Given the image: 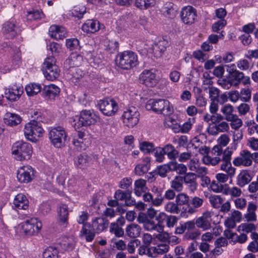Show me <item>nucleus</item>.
Masks as SVG:
<instances>
[{"mask_svg": "<svg viewBox=\"0 0 258 258\" xmlns=\"http://www.w3.org/2000/svg\"><path fill=\"white\" fill-rule=\"evenodd\" d=\"M33 152L32 147L29 143L23 141L15 143L12 147V153L18 161L29 160Z\"/></svg>", "mask_w": 258, "mask_h": 258, "instance_id": "nucleus-1", "label": "nucleus"}, {"mask_svg": "<svg viewBox=\"0 0 258 258\" xmlns=\"http://www.w3.org/2000/svg\"><path fill=\"white\" fill-rule=\"evenodd\" d=\"M146 108L164 115H169L173 111L169 102L165 99H150L146 104Z\"/></svg>", "mask_w": 258, "mask_h": 258, "instance_id": "nucleus-2", "label": "nucleus"}, {"mask_svg": "<svg viewBox=\"0 0 258 258\" xmlns=\"http://www.w3.org/2000/svg\"><path fill=\"white\" fill-rule=\"evenodd\" d=\"M116 63L121 69L129 70L138 65V56L133 51H124L118 54Z\"/></svg>", "mask_w": 258, "mask_h": 258, "instance_id": "nucleus-3", "label": "nucleus"}, {"mask_svg": "<svg viewBox=\"0 0 258 258\" xmlns=\"http://www.w3.org/2000/svg\"><path fill=\"white\" fill-rule=\"evenodd\" d=\"M100 118L96 113L91 110H82L79 117H76L74 120L73 125L75 130L79 128L82 126H88L95 124Z\"/></svg>", "mask_w": 258, "mask_h": 258, "instance_id": "nucleus-4", "label": "nucleus"}, {"mask_svg": "<svg viewBox=\"0 0 258 258\" xmlns=\"http://www.w3.org/2000/svg\"><path fill=\"white\" fill-rule=\"evenodd\" d=\"M40 121V120H32L26 124L24 133L25 138L28 140L35 142L37 141V138L42 136L44 131Z\"/></svg>", "mask_w": 258, "mask_h": 258, "instance_id": "nucleus-5", "label": "nucleus"}, {"mask_svg": "<svg viewBox=\"0 0 258 258\" xmlns=\"http://www.w3.org/2000/svg\"><path fill=\"white\" fill-rule=\"evenodd\" d=\"M53 56L46 57L43 63V74L46 79L53 81L59 75V69Z\"/></svg>", "mask_w": 258, "mask_h": 258, "instance_id": "nucleus-6", "label": "nucleus"}, {"mask_svg": "<svg viewBox=\"0 0 258 258\" xmlns=\"http://www.w3.org/2000/svg\"><path fill=\"white\" fill-rule=\"evenodd\" d=\"M140 113L138 109L134 106L126 108L121 115V119L124 126L133 128L139 122Z\"/></svg>", "mask_w": 258, "mask_h": 258, "instance_id": "nucleus-7", "label": "nucleus"}, {"mask_svg": "<svg viewBox=\"0 0 258 258\" xmlns=\"http://www.w3.org/2000/svg\"><path fill=\"white\" fill-rule=\"evenodd\" d=\"M51 144L56 148H60L67 140V134L63 127L57 126L52 128L49 133Z\"/></svg>", "mask_w": 258, "mask_h": 258, "instance_id": "nucleus-8", "label": "nucleus"}, {"mask_svg": "<svg viewBox=\"0 0 258 258\" xmlns=\"http://www.w3.org/2000/svg\"><path fill=\"white\" fill-rule=\"evenodd\" d=\"M140 82L148 87H153L158 82V79L155 69L145 70L140 75Z\"/></svg>", "mask_w": 258, "mask_h": 258, "instance_id": "nucleus-9", "label": "nucleus"}, {"mask_svg": "<svg viewBox=\"0 0 258 258\" xmlns=\"http://www.w3.org/2000/svg\"><path fill=\"white\" fill-rule=\"evenodd\" d=\"M101 112L106 116H112L118 110V105L113 99L106 98L100 100L98 103Z\"/></svg>", "mask_w": 258, "mask_h": 258, "instance_id": "nucleus-10", "label": "nucleus"}, {"mask_svg": "<svg viewBox=\"0 0 258 258\" xmlns=\"http://www.w3.org/2000/svg\"><path fill=\"white\" fill-rule=\"evenodd\" d=\"M232 151L226 149L224 151L221 161L220 168L224 171L230 178L234 176L236 168L232 167L231 163Z\"/></svg>", "mask_w": 258, "mask_h": 258, "instance_id": "nucleus-11", "label": "nucleus"}, {"mask_svg": "<svg viewBox=\"0 0 258 258\" xmlns=\"http://www.w3.org/2000/svg\"><path fill=\"white\" fill-rule=\"evenodd\" d=\"M41 227V222L36 218H31L25 221L22 226L24 232L29 236L37 234Z\"/></svg>", "mask_w": 258, "mask_h": 258, "instance_id": "nucleus-12", "label": "nucleus"}, {"mask_svg": "<svg viewBox=\"0 0 258 258\" xmlns=\"http://www.w3.org/2000/svg\"><path fill=\"white\" fill-rule=\"evenodd\" d=\"M196 175L194 173H188L184 176H178V191L182 188V183L186 184L189 190L194 192L197 189L198 183L196 181Z\"/></svg>", "mask_w": 258, "mask_h": 258, "instance_id": "nucleus-13", "label": "nucleus"}, {"mask_svg": "<svg viewBox=\"0 0 258 258\" xmlns=\"http://www.w3.org/2000/svg\"><path fill=\"white\" fill-rule=\"evenodd\" d=\"M33 177L34 170L30 166L20 167L17 171V178L21 183H29L32 180Z\"/></svg>", "mask_w": 258, "mask_h": 258, "instance_id": "nucleus-14", "label": "nucleus"}, {"mask_svg": "<svg viewBox=\"0 0 258 258\" xmlns=\"http://www.w3.org/2000/svg\"><path fill=\"white\" fill-rule=\"evenodd\" d=\"M18 27L14 19H11L3 25L2 31L4 36L7 39L14 38L18 33Z\"/></svg>", "mask_w": 258, "mask_h": 258, "instance_id": "nucleus-15", "label": "nucleus"}, {"mask_svg": "<svg viewBox=\"0 0 258 258\" xmlns=\"http://www.w3.org/2000/svg\"><path fill=\"white\" fill-rule=\"evenodd\" d=\"M189 197L186 194H178V205H185L181 210L180 217L186 218L189 214H192L196 212L195 208L189 205Z\"/></svg>", "mask_w": 258, "mask_h": 258, "instance_id": "nucleus-16", "label": "nucleus"}, {"mask_svg": "<svg viewBox=\"0 0 258 258\" xmlns=\"http://www.w3.org/2000/svg\"><path fill=\"white\" fill-rule=\"evenodd\" d=\"M182 21L185 24H192L197 18L196 10L191 6L184 7L180 12Z\"/></svg>", "mask_w": 258, "mask_h": 258, "instance_id": "nucleus-17", "label": "nucleus"}, {"mask_svg": "<svg viewBox=\"0 0 258 258\" xmlns=\"http://www.w3.org/2000/svg\"><path fill=\"white\" fill-rule=\"evenodd\" d=\"M57 222L62 228H66L69 225V211L68 206L60 204L57 209Z\"/></svg>", "mask_w": 258, "mask_h": 258, "instance_id": "nucleus-18", "label": "nucleus"}, {"mask_svg": "<svg viewBox=\"0 0 258 258\" xmlns=\"http://www.w3.org/2000/svg\"><path fill=\"white\" fill-rule=\"evenodd\" d=\"M252 158L251 157V153L248 150H242L240 153V156L236 157L233 161V164L236 166L241 165L249 166L252 164Z\"/></svg>", "mask_w": 258, "mask_h": 258, "instance_id": "nucleus-19", "label": "nucleus"}, {"mask_svg": "<svg viewBox=\"0 0 258 258\" xmlns=\"http://www.w3.org/2000/svg\"><path fill=\"white\" fill-rule=\"evenodd\" d=\"M72 143L77 150H85L89 145L88 136L84 132L79 131L78 138H74Z\"/></svg>", "mask_w": 258, "mask_h": 258, "instance_id": "nucleus-20", "label": "nucleus"}, {"mask_svg": "<svg viewBox=\"0 0 258 258\" xmlns=\"http://www.w3.org/2000/svg\"><path fill=\"white\" fill-rule=\"evenodd\" d=\"M232 67H235V65L233 64L227 69L229 74V79L233 86H237L241 82V80L243 78V73Z\"/></svg>", "mask_w": 258, "mask_h": 258, "instance_id": "nucleus-21", "label": "nucleus"}, {"mask_svg": "<svg viewBox=\"0 0 258 258\" xmlns=\"http://www.w3.org/2000/svg\"><path fill=\"white\" fill-rule=\"evenodd\" d=\"M168 42L164 39H160L156 41L152 45V53L154 56L160 57L166 49Z\"/></svg>", "mask_w": 258, "mask_h": 258, "instance_id": "nucleus-22", "label": "nucleus"}, {"mask_svg": "<svg viewBox=\"0 0 258 258\" xmlns=\"http://www.w3.org/2000/svg\"><path fill=\"white\" fill-rule=\"evenodd\" d=\"M169 245L166 243L159 244L149 248L147 251V254L150 257L156 258L159 255L166 253L169 250Z\"/></svg>", "mask_w": 258, "mask_h": 258, "instance_id": "nucleus-23", "label": "nucleus"}, {"mask_svg": "<svg viewBox=\"0 0 258 258\" xmlns=\"http://www.w3.org/2000/svg\"><path fill=\"white\" fill-rule=\"evenodd\" d=\"M23 93V88L21 85H13L11 87L8 92L5 93L6 97L9 100H17Z\"/></svg>", "mask_w": 258, "mask_h": 258, "instance_id": "nucleus-24", "label": "nucleus"}, {"mask_svg": "<svg viewBox=\"0 0 258 258\" xmlns=\"http://www.w3.org/2000/svg\"><path fill=\"white\" fill-rule=\"evenodd\" d=\"M83 62V56L77 53H72L64 62L65 67L71 68L79 67Z\"/></svg>", "mask_w": 258, "mask_h": 258, "instance_id": "nucleus-25", "label": "nucleus"}, {"mask_svg": "<svg viewBox=\"0 0 258 258\" xmlns=\"http://www.w3.org/2000/svg\"><path fill=\"white\" fill-rule=\"evenodd\" d=\"M49 34L51 37L56 40L63 39L67 36L66 29L57 25H52L50 27Z\"/></svg>", "mask_w": 258, "mask_h": 258, "instance_id": "nucleus-26", "label": "nucleus"}, {"mask_svg": "<svg viewBox=\"0 0 258 258\" xmlns=\"http://www.w3.org/2000/svg\"><path fill=\"white\" fill-rule=\"evenodd\" d=\"M150 159L148 157L144 158L142 163L137 164L134 169L135 173L138 176H141L147 173L150 168Z\"/></svg>", "mask_w": 258, "mask_h": 258, "instance_id": "nucleus-27", "label": "nucleus"}, {"mask_svg": "<svg viewBox=\"0 0 258 258\" xmlns=\"http://www.w3.org/2000/svg\"><path fill=\"white\" fill-rule=\"evenodd\" d=\"M252 176L249 171L246 170H242L236 177V184L239 187H242L250 182Z\"/></svg>", "mask_w": 258, "mask_h": 258, "instance_id": "nucleus-28", "label": "nucleus"}, {"mask_svg": "<svg viewBox=\"0 0 258 258\" xmlns=\"http://www.w3.org/2000/svg\"><path fill=\"white\" fill-rule=\"evenodd\" d=\"M210 218L211 213L205 212L202 217L196 220V225L197 227L203 228V230H207L211 227Z\"/></svg>", "mask_w": 258, "mask_h": 258, "instance_id": "nucleus-29", "label": "nucleus"}, {"mask_svg": "<svg viewBox=\"0 0 258 258\" xmlns=\"http://www.w3.org/2000/svg\"><path fill=\"white\" fill-rule=\"evenodd\" d=\"M108 220L104 217L96 218L92 222V226L97 233H100L108 226Z\"/></svg>", "mask_w": 258, "mask_h": 258, "instance_id": "nucleus-30", "label": "nucleus"}, {"mask_svg": "<svg viewBox=\"0 0 258 258\" xmlns=\"http://www.w3.org/2000/svg\"><path fill=\"white\" fill-rule=\"evenodd\" d=\"M13 204L19 209L26 210L29 207L28 200L23 194H19L15 197Z\"/></svg>", "mask_w": 258, "mask_h": 258, "instance_id": "nucleus-31", "label": "nucleus"}, {"mask_svg": "<svg viewBox=\"0 0 258 258\" xmlns=\"http://www.w3.org/2000/svg\"><path fill=\"white\" fill-rule=\"evenodd\" d=\"M100 23L97 20H88L82 26V30L86 33H94L99 30Z\"/></svg>", "mask_w": 258, "mask_h": 258, "instance_id": "nucleus-32", "label": "nucleus"}, {"mask_svg": "<svg viewBox=\"0 0 258 258\" xmlns=\"http://www.w3.org/2000/svg\"><path fill=\"white\" fill-rule=\"evenodd\" d=\"M43 92L46 97L52 99L58 95L60 89L56 85L51 84L44 86Z\"/></svg>", "mask_w": 258, "mask_h": 258, "instance_id": "nucleus-33", "label": "nucleus"}, {"mask_svg": "<svg viewBox=\"0 0 258 258\" xmlns=\"http://www.w3.org/2000/svg\"><path fill=\"white\" fill-rule=\"evenodd\" d=\"M76 166L82 169H84L91 163V158L85 154L79 155L75 161Z\"/></svg>", "mask_w": 258, "mask_h": 258, "instance_id": "nucleus-34", "label": "nucleus"}, {"mask_svg": "<svg viewBox=\"0 0 258 258\" xmlns=\"http://www.w3.org/2000/svg\"><path fill=\"white\" fill-rule=\"evenodd\" d=\"M146 181L143 179L136 180L134 183V192L138 197H141L146 191Z\"/></svg>", "mask_w": 258, "mask_h": 258, "instance_id": "nucleus-35", "label": "nucleus"}, {"mask_svg": "<svg viewBox=\"0 0 258 258\" xmlns=\"http://www.w3.org/2000/svg\"><path fill=\"white\" fill-rule=\"evenodd\" d=\"M141 232V227L137 224L132 223L126 226L125 232L131 238H136L139 236Z\"/></svg>", "mask_w": 258, "mask_h": 258, "instance_id": "nucleus-36", "label": "nucleus"}, {"mask_svg": "<svg viewBox=\"0 0 258 258\" xmlns=\"http://www.w3.org/2000/svg\"><path fill=\"white\" fill-rule=\"evenodd\" d=\"M80 236L85 238L87 242L92 241L95 237V233L90 230V224H85L80 231Z\"/></svg>", "mask_w": 258, "mask_h": 258, "instance_id": "nucleus-37", "label": "nucleus"}, {"mask_svg": "<svg viewBox=\"0 0 258 258\" xmlns=\"http://www.w3.org/2000/svg\"><path fill=\"white\" fill-rule=\"evenodd\" d=\"M5 122L6 124L10 126H14L20 123L21 121V118L20 115L10 112L6 114V117L5 118Z\"/></svg>", "mask_w": 258, "mask_h": 258, "instance_id": "nucleus-38", "label": "nucleus"}, {"mask_svg": "<svg viewBox=\"0 0 258 258\" xmlns=\"http://www.w3.org/2000/svg\"><path fill=\"white\" fill-rule=\"evenodd\" d=\"M25 90L28 96H34L41 91V86L39 84L30 83L26 86Z\"/></svg>", "mask_w": 258, "mask_h": 258, "instance_id": "nucleus-39", "label": "nucleus"}, {"mask_svg": "<svg viewBox=\"0 0 258 258\" xmlns=\"http://www.w3.org/2000/svg\"><path fill=\"white\" fill-rule=\"evenodd\" d=\"M164 124L166 127L171 128L174 133L177 132V116L176 115L167 117L165 119Z\"/></svg>", "mask_w": 258, "mask_h": 258, "instance_id": "nucleus-40", "label": "nucleus"}, {"mask_svg": "<svg viewBox=\"0 0 258 258\" xmlns=\"http://www.w3.org/2000/svg\"><path fill=\"white\" fill-rule=\"evenodd\" d=\"M61 248L66 250H72L75 247V242L72 237H64L60 242Z\"/></svg>", "mask_w": 258, "mask_h": 258, "instance_id": "nucleus-41", "label": "nucleus"}, {"mask_svg": "<svg viewBox=\"0 0 258 258\" xmlns=\"http://www.w3.org/2000/svg\"><path fill=\"white\" fill-rule=\"evenodd\" d=\"M229 125L225 121H222L218 124H216L211 127L212 134H217L219 132H225L229 130Z\"/></svg>", "mask_w": 258, "mask_h": 258, "instance_id": "nucleus-42", "label": "nucleus"}, {"mask_svg": "<svg viewBox=\"0 0 258 258\" xmlns=\"http://www.w3.org/2000/svg\"><path fill=\"white\" fill-rule=\"evenodd\" d=\"M155 0H136V6L142 10H145L155 5Z\"/></svg>", "mask_w": 258, "mask_h": 258, "instance_id": "nucleus-43", "label": "nucleus"}, {"mask_svg": "<svg viewBox=\"0 0 258 258\" xmlns=\"http://www.w3.org/2000/svg\"><path fill=\"white\" fill-rule=\"evenodd\" d=\"M144 228L148 231H152L156 230L158 232L163 231V227L159 224H156L155 222L151 220H149L143 225Z\"/></svg>", "mask_w": 258, "mask_h": 258, "instance_id": "nucleus-44", "label": "nucleus"}, {"mask_svg": "<svg viewBox=\"0 0 258 258\" xmlns=\"http://www.w3.org/2000/svg\"><path fill=\"white\" fill-rule=\"evenodd\" d=\"M58 251L53 246H49L44 251L43 258H58Z\"/></svg>", "mask_w": 258, "mask_h": 258, "instance_id": "nucleus-45", "label": "nucleus"}, {"mask_svg": "<svg viewBox=\"0 0 258 258\" xmlns=\"http://www.w3.org/2000/svg\"><path fill=\"white\" fill-rule=\"evenodd\" d=\"M109 232L115 235L117 237H121L124 235V230L121 227L115 223H111L109 226Z\"/></svg>", "mask_w": 258, "mask_h": 258, "instance_id": "nucleus-46", "label": "nucleus"}, {"mask_svg": "<svg viewBox=\"0 0 258 258\" xmlns=\"http://www.w3.org/2000/svg\"><path fill=\"white\" fill-rule=\"evenodd\" d=\"M13 54L11 62L14 67L19 66L21 62V52L18 48H15L12 50Z\"/></svg>", "mask_w": 258, "mask_h": 258, "instance_id": "nucleus-47", "label": "nucleus"}, {"mask_svg": "<svg viewBox=\"0 0 258 258\" xmlns=\"http://www.w3.org/2000/svg\"><path fill=\"white\" fill-rule=\"evenodd\" d=\"M43 16L44 14L42 11L34 10L27 13L26 18L29 21L37 20L42 19Z\"/></svg>", "mask_w": 258, "mask_h": 258, "instance_id": "nucleus-48", "label": "nucleus"}, {"mask_svg": "<svg viewBox=\"0 0 258 258\" xmlns=\"http://www.w3.org/2000/svg\"><path fill=\"white\" fill-rule=\"evenodd\" d=\"M163 149L165 152V154L167 155L170 159L175 160L176 155L177 153L174 146L171 144H167Z\"/></svg>", "mask_w": 258, "mask_h": 258, "instance_id": "nucleus-49", "label": "nucleus"}, {"mask_svg": "<svg viewBox=\"0 0 258 258\" xmlns=\"http://www.w3.org/2000/svg\"><path fill=\"white\" fill-rule=\"evenodd\" d=\"M233 107L230 104L224 105L221 109V112L225 115V119L227 120H229V117L231 118V117L236 115V114H233Z\"/></svg>", "mask_w": 258, "mask_h": 258, "instance_id": "nucleus-50", "label": "nucleus"}, {"mask_svg": "<svg viewBox=\"0 0 258 258\" xmlns=\"http://www.w3.org/2000/svg\"><path fill=\"white\" fill-rule=\"evenodd\" d=\"M222 159L218 156L211 157L209 155H205L202 158V160L204 164L207 165H212L215 166L218 164Z\"/></svg>", "mask_w": 258, "mask_h": 258, "instance_id": "nucleus-51", "label": "nucleus"}, {"mask_svg": "<svg viewBox=\"0 0 258 258\" xmlns=\"http://www.w3.org/2000/svg\"><path fill=\"white\" fill-rule=\"evenodd\" d=\"M66 46L70 50H74L80 48L79 41L77 38H70L66 39Z\"/></svg>", "mask_w": 258, "mask_h": 258, "instance_id": "nucleus-52", "label": "nucleus"}, {"mask_svg": "<svg viewBox=\"0 0 258 258\" xmlns=\"http://www.w3.org/2000/svg\"><path fill=\"white\" fill-rule=\"evenodd\" d=\"M131 191L126 190L123 191L121 190H117L114 194V198L118 201H125L128 197H130L131 195Z\"/></svg>", "mask_w": 258, "mask_h": 258, "instance_id": "nucleus-53", "label": "nucleus"}, {"mask_svg": "<svg viewBox=\"0 0 258 258\" xmlns=\"http://www.w3.org/2000/svg\"><path fill=\"white\" fill-rule=\"evenodd\" d=\"M140 149L145 153H149L154 151L155 147L152 143L143 142L140 144Z\"/></svg>", "mask_w": 258, "mask_h": 258, "instance_id": "nucleus-54", "label": "nucleus"}, {"mask_svg": "<svg viewBox=\"0 0 258 258\" xmlns=\"http://www.w3.org/2000/svg\"><path fill=\"white\" fill-rule=\"evenodd\" d=\"M229 121H231V127L234 130H238L240 128L242 124V120L239 118L237 115L231 117V118L229 117Z\"/></svg>", "mask_w": 258, "mask_h": 258, "instance_id": "nucleus-55", "label": "nucleus"}, {"mask_svg": "<svg viewBox=\"0 0 258 258\" xmlns=\"http://www.w3.org/2000/svg\"><path fill=\"white\" fill-rule=\"evenodd\" d=\"M210 202L215 208H219L223 202L222 198L219 196H213L210 197Z\"/></svg>", "mask_w": 258, "mask_h": 258, "instance_id": "nucleus-56", "label": "nucleus"}, {"mask_svg": "<svg viewBox=\"0 0 258 258\" xmlns=\"http://www.w3.org/2000/svg\"><path fill=\"white\" fill-rule=\"evenodd\" d=\"M251 98V90L249 89H243L241 90L240 99L243 102H248Z\"/></svg>", "mask_w": 258, "mask_h": 258, "instance_id": "nucleus-57", "label": "nucleus"}, {"mask_svg": "<svg viewBox=\"0 0 258 258\" xmlns=\"http://www.w3.org/2000/svg\"><path fill=\"white\" fill-rule=\"evenodd\" d=\"M165 152L164 151L163 148L159 147L156 149L155 156L156 157V160L157 162H163L165 159Z\"/></svg>", "mask_w": 258, "mask_h": 258, "instance_id": "nucleus-58", "label": "nucleus"}, {"mask_svg": "<svg viewBox=\"0 0 258 258\" xmlns=\"http://www.w3.org/2000/svg\"><path fill=\"white\" fill-rule=\"evenodd\" d=\"M196 222L193 221H188L185 222L183 225L180 224V228L178 227V233H181L184 231V230L187 228L188 229H191L195 227Z\"/></svg>", "mask_w": 258, "mask_h": 258, "instance_id": "nucleus-59", "label": "nucleus"}, {"mask_svg": "<svg viewBox=\"0 0 258 258\" xmlns=\"http://www.w3.org/2000/svg\"><path fill=\"white\" fill-rule=\"evenodd\" d=\"M226 24V21L224 19H221L215 23L212 26V30L214 32H218L222 29Z\"/></svg>", "mask_w": 258, "mask_h": 258, "instance_id": "nucleus-60", "label": "nucleus"}, {"mask_svg": "<svg viewBox=\"0 0 258 258\" xmlns=\"http://www.w3.org/2000/svg\"><path fill=\"white\" fill-rule=\"evenodd\" d=\"M89 214L87 212L82 211L77 218V222L79 224H83V225L85 224H89V223H86Z\"/></svg>", "mask_w": 258, "mask_h": 258, "instance_id": "nucleus-61", "label": "nucleus"}, {"mask_svg": "<svg viewBox=\"0 0 258 258\" xmlns=\"http://www.w3.org/2000/svg\"><path fill=\"white\" fill-rule=\"evenodd\" d=\"M168 170V167L167 164H163L158 166L156 168V171L158 175L162 177L166 176Z\"/></svg>", "mask_w": 258, "mask_h": 258, "instance_id": "nucleus-62", "label": "nucleus"}, {"mask_svg": "<svg viewBox=\"0 0 258 258\" xmlns=\"http://www.w3.org/2000/svg\"><path fill=\"white\" fill-rule=\"evenodd\" d=\"M210 98L212 101H217L219 96V90L215 87H211L209 91Z\"/></svg>", "mask_w": 258, "mask_h": 258, "instance_id": "nucleus-63", "label": "nucleus"}, {"mask_svg": "<svg viewBox=\"0 0 258 258\" xmlns=\"http://www.w3.org/2000/svg\"><path fill=\"white\" fill-rule=\"evenodd\" d=\"M223 251L221 247L215 246V248L211 250L208 255L209 258H216V256L221 254Z\"/></svg>", "mask_w": 258, "mask_h": 258, "instance_id": "nucleus-64", "label": "nucleus"}]
</instances>
